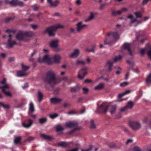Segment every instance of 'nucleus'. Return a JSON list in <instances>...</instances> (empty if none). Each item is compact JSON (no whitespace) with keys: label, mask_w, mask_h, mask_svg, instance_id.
Returning <instances> with one entry per match:
<instances>
[{"label":"nucleus","mask_w":151,"mask_h":151,"mask_svg":"<svg viewBox=\"0 0 151 151\" xmlns=\"http://www.w3.org/2000/svg\"><path fill=\"white\" fill-rule=\"evenodd\" d=\"M119 38V36L116 32H110L107 34L104 41L105 45H110L115 42Z\"/></svg>","instance_id":"obj_1"},{"label":"nucleus","mask_w":151,"mask_h":151,"mask_svg":"<svg viewBox=\"0 0 151 151\" xmlns=\"http://www.w3.org/2000/svg\"><path fill=\"white\" fill-rule=\"evenodd\" d=\"M44 81L51 85L58 83L56 79L55 74L52 71H49L47 73L46 77L44 78Z\"/></svg>","instance_id":"obj_2"},{"label":"nucleus","mask_w":151,"mask_h":151,"mask_svg":"<svg viewBox=\"0 0 151 151\" xmlns=\"http://www.w3.org/2000/svg\"><path fill=\"white\" fill-rule=\"evenodd\" d=\"M63 25L58 24L54 26L47 28L45 31L48 33L49 36L52 37L55 35L54 32L55 30L58 28H63Z\"/></svg>","instance_id":"obj_3"},{"label":"nucleus","mask_w":151,"mask_h":151,"mask_svg":"<svg viewBox=\"0 0 151 151\" xmlns=\"http://www.w3.org/2000/svg\"><path fill=\"white\" fill-rule=\"evenodd\" d=\"M109 107V105L106 103H103L97 107L96 111L99 113H105L107 112Z\"/></svg>","instance_id":"obj_4"},{"label":"nucleus","mask_w":151,"mask_h":151,"mask_svg":"<svg viewBox=\"0 0 151 151\" xmlns=\"http://www.w3.org/2000/svg\"><path fill=\"white\" fill-rule=\"evenodd\" d=\"M52 59V57H50V55H46L43 57L42 59L39 58L38 61L40 63L46 62L50 64L52 63L51 61Z\"/></svg>","instance_id":"obj_5"},{"label":"nucleus","mask_w":151,"mask_h":151,"mask_svg":"<svg viewBox=\"0 0 151 151\" xmlns=\"http://www.w3.org/2000/svg\"><path fill=\"white\" fill-rule=\"evenodd\" d=\"M129 125L132 128L135 130L139 129L141 127L140 123L138 122H129Z\"/></svg>","instance_id":"obj_6"},{"label":"nucleus","mask_w":151,"mask_h":151,"mask_svg":"<svg viewBox=\"0 0 151 151\" xmlns=\"http://www.w3.org/2000/svg\"><path fill=\"white\" fill-rule=\"evenodd\" d=\"M88 68L86 67H84L82 68L78 72V77L81 80L87 74L86 70Z\"/></svg>","instance_id":"obj_7"},{"label":"nucleus","mask_w":151,"mask_h":151,"mask_svg":"<svg viewBox=\"0 0 151 151\" xmlns=\"http://www.w3.org/2000/svg\"><path fill=\"white\" fill-rule=\"evenodd\" d=\"M122 52H123L124 51H127L128 52L129 55L132 56V53L131 48L130 45L128 43H125L123 45L121 49Z\"/></svg>","instance_id":"obj_8"},{"label":"nucleus","mask_w":151,"mask_h":151,"mask_svg":"<svg viewBox=\"0 0 151 151\" xmlns=\"http://www.w3.org/2000/svg\"><path fill=\"white\" fill-rule=\"evenodd\" d=\"M16 39L19 41H27L28 40V39H26L24 34V32L19 31L17 35L16 36Z\"/></svg>","instance_id":"obj_9"},{"label":"nucleus","mask_w":151,"mask_h":151,"mask_svg":"<svg viewBox=\"0 0 151 151\" xmlns=\"http://www.w3.org/2000/svg\"><path fill=\"white\" fill-rule=\"evenodd\" d=\"M5 2L7 4L13 5H19L20 6H22L23 5V2L18 0H12L11 1H9V0H6Z\"/></svg>","instance_id":"obj_10"},{"label":"nucleus","mask_w":151,"mask_h":151,"mask_svg":"<svg viewBox=\"0 0 151 151\" xmlns=\"http://www.w3.org/2000/svg\"><path fill=\"white\" fill-rule=\"evenodd\" d=\"M47 2L50 7H53L58 6L60 3L59 0H55L53 1H52V0H47Z\"/></svg>","instance_id":"obj_11"},{"label":"nucleus","mask_w":151,"mask_h":151,"mask_svg":"<svg viewBox=\"0 0 151 151\" xmlns=\"http://www.w3.org/2000/svg\"><path fill=\"white\" fill-rule=\"evenodd\" d=\"M33 123V121L29 119L26 120L22 123V126L25 128H29Z\"/></svg>","instance_id":"obj_12"},{"label":"nucleus","mask_w":151,"mask_h":151,"mask_svg":"<svg viewBox=\"0 0 151 151\" xmlns=\"http://www.w3.org/2000/svg\"><path fill=\"white\" fill-rule=\"evenodd\" d=\"M12 36L11 35H9V39L7 40V45L9 48L12 47L14 45L17 44L15 41H11Z\"/></svg>","instance_id":"obj_13"},{"label":"nucleus","mask_w":151,"mask_h":151,"mask_svg":"<svg viewBox=\"0 0 151 151\" xmlns=\"http://www.w3.org/2000/svg\"><path fill=\"white\" fill-rule=\"evenodd\" d=\"M9 86L8 85H6L4 86H1L0 87V88L1 89L3 93L7 96L11 97L12 96V94L9 91H5V89L9 88Z\"/></svg>","instance_id":"obj_14"},{"label":"nucleus","mask_w":151,"mask_h":151,"mask_svg":"<svg viewBox=\"0 0 151 151\" xmlns=\"http://www.w3.org/2000/svg\"><path fill=\"white\" fill-rule=\"evenodd\" d=\"M77 125V122L75 121L69 122L65 123V127L69 128L76 127Z\"/></svg>","instance_id":"obj_15"},{"label":"nucleus","mask_w":151,"mask_h":151,"mask_svg":"<svg viewBox=\"0 0 151 151\" xmlns=\"http://www.w3.org/2000/svg\"><path fill=\"white\" fill-rule=\"evenodd\" d=\"M126 18L127 19H131V21L130 24V25L131 26H132V23L136 21H138V23H141L142 21V19L138 21L137 20V18H134L133 17V15L131 14L127 16Z\"/></svg>","instance_id":"obj_16"},{"label":"nucleus","mask_w":151,"mask_h":151,"mask_svg":"<svg viewBox=\"0 0 151 151\" xmlns=\"http://www.w3.org/2000/svg\"><path fill=\"white\" fill-rule=\"evenodd\" d=\"M82 22H80L77 24V29L78 33L80 32L84 27L87 26L86 24H82Z\"/></svg>","instance_id":"obj_17"},{"label":"nucleus","mask_w":151,"mask_h":151,"mask_svg":"<svg viewBox=\"0 0 151 151\" xmlns=\"http://www.w3.org/2000/svg\"><path fill=\"white\" fill-rule=\"evenodd\" d=\"M62 99L57 97H53L50 99V101L51 103L53 104H58L61 102Z\"/></svg>","instance_id":"obj_18"},{"label":"nucleus","mask_w":151,"mask_h":151,"mask_svg":"<svg viewBox=\"0 0 151 151\" xmlns=\"http://www.w3.org/2000/svg\"><path fill=\"white\" fill-rule=\"evenodd\" d=\"M72 142H62L58 143V145L63 147L68 148L70 147V144Z\"/></svg>","instance_id":"obj_19"},{"label":"nucleus","mask_w":151,"mask_h":151,"mask_svg":"<svg viewBox=\"0 0 151 151\" xmlns=\"http://www.w3.org/2000/svg\"><path fill=\"white\" fill-rule=\"evenodd\" d=\"M146 51L147 52L148 57L151 60V45L150 44L146 45Z\"/></svg>","instance_id":"obj_20"},{"label":"nucleus","mask_w":151,"mask_h":151,"mask_svg":"<svg viewBox=\"0 0 151 151\" xmlns=\"http://www.w3.org/2000/svg\"><path fill=\"white\" fill-rule=\"evenodd\" d=\"M28 74V73L26 71H24L23 70L18 71L17 72V76L18 77L24 76Z\"/></svg>","instance_id":"obj_21"},{"label":"nucleus","mask_w":151,"mask_h":151,"mask_svg":"<svg viewBox=\"0 0 151 151\" xmlns=\"http://www.w3.org/2000/svg\"><path fill=\"white\" fill-rule=\"evenodd\" d=\"M79 52L80 50L78 49H75L73 52L69 55V56L72 58L77 57L79 54Z\"/></svg>","instance_id":"obj_22"},{"label":"nucleus","mask_w":151,"mask_h":151,"mask_svg":"<svg viewBox=\"0 0 151 151\" xmlns=\"http://www.w3.org/2000/svg\"><path fill=\"white\" fill-rule=\"evenodd\" d=\"M58 41L57 40H52L50 43V46L53 48H56L58 46Z\"/></svg>","instance_id":"obj_23"},{"label":"nucleus","mask_w":151,"mask_h":151,"mask_svg":"<svg viewBox=\"0 0 151 151\" xmlns=\"http://www.w3.org/2000/svg\"><path fill=\"white\" fill-rule=\"evenodd\" d=\"M113 65V62L110 61H108L106 64V67L108 68L107 70V71L108 72L111 71L112 70V67Z\"/></svg>","instance_id":"obj_24"},{"label":"nucleus","mask_w":151,"mask_h":151,"mask_svg":"<svg viewBox=\"0 0 151 151\" xmlns=\"http://www.w3.org/2000/svg\"><path fill=\"white\" fill-rule=\"evenodd\" d=\"M25 38L26 39H28L29 40V38L32 36L34 35L33 32L31 31L24 32Z\"/></svg>","instance_id":"obj_25"},{"label":"nucleus","mask_w":151,"mask_h":151,"mask_svg":"<svg viewBox=\"0 0 151 151\" xmlns=\"http://www.w3.org/2000/svg\"><path fill=\"white\" fill-rule=\"evenodd\" d=\"M52 59H53L54 63H58L60 62L61 57L59 55H55L52 57Z\"/></svg>","instance_id":"obj_26"},{"label":"nucleus","mask_w":151,"mask_h":151,"mask_svg":"<svg viewBox=\"0 0 151 151\" xmlns=\"http://www.w3.org/2000/svg\"><path fill=\"white\" fill-rule=\"evenodd\" d=\"M95 17V14L93 12H91L90 13L89 16L88 18L85 19V21L87 22L88 21H91Z\"/></svg>","instance_id":"obj_27"},{"label":"nucleus","mask_w":151,"mask_h":151,"mask_svg":"<svg viewBox=\"0 0 151 151\" xmlns=\"http://www.w3.org/2000/svg\"><path fill=\"white\" fill-rule=\"evenodd\" d=\"M105 84L103 83H101L95 86L94 89L97 90H99L102 89L104 87Z\"/></svg>","instance_id":"obj_28"},{"label":"nucleus","mask_w":151,"mask_h":151,"mask_svg":"<svg viewBox=\"0 0 151 151\" xmlns=\"http://www.w3.org/2000/svg\"><path fill=\"white\" fill-rule=\"evenodd\" d=\"M37 98L38 101L40 103L43 99V95L40 91H38L37 92Z\"/></svg>","instance_id":"obj_29"},{"label":"nucleus","mask_w":151,"mask_h":151,"mask_svg":"<svg viewBox=\"0 0 151 151\" xmlns=\"http://www.w3.org/2000/svg\"><path fill=\"white\" fill-rule=\"evenodd\" d=\"M70 88L71 92H76L79 90L80 87L79 86L76 85L75 87H70Z\"/></svg>","instance_id":"obj_30"},{"label":"nucleus","mask_w":151,"mask_h":151,"mask_svg":"<svg viewBox=\"0 0 151 151\" xmlns=\"http://www.w3.org/2000/svg\"><path fill=\"white\" fill-rule=\"evenodd\" d=\"M134 105L133 102L132 101H129L126 106V108L127 109H131Z\"/></svg>","instance_id":"obj_31"},{"label":"nucleus","mask_w":151,"mask_h":151,"mask_svg":"<svg viewBox=\"0 0 151 151\" xmlns=\"http://www.w3.org/2000/svg\"><path fill=\"white\" fill-rule=\"evenodd\" d=\"M85 64V62L82 60H77L76 61L75 65L76 66H78L80 65H84Z\"/></svg>","instance_id":"obj_32"},{"label":"nucleus","mask_w":151,"mask_h":151,"mask_svg":"<svg viewBox=\"0 0 151 151\" xmlns=\"http://www.w3.org/2000/svg\"><path fill=\"white\" fill-rule=\"evenodd\" d=\"M41 136L45 139L47 140H51L52 139V137L43 134H40Z\"/></svg>","instance_id":"obj_33"},{"label":"nucleus","mask_w":151,"mask_h":151,"mask_svg":"<svg viewBox=\"0 0 151 151\" xmlns=\"http://www.w3.org/2000/svg\"><path fill=\"white\" fill-rule=\"evenodd\" d=\"M127 63L130 65L129 69L131 70H133V65L134 64V63L133 60L130 61L129 60H127Z\"/></svg>","instance_id":"obj_34"},{"label":"nucleus","mask_w":151,"mask_h":151,"mask_svg":"<svg viewBox=\"0 0 151 151\" xmlns=\"http://www.w3.org/2000/svg\"><path fill=\"white\" fill-rule=\"evenodd\" d=\"M29 110L31 113L33 112L34 111V106L33 103L30 102L29 104Z\"/></svg>","instance_id":"obj_35"},{"label":"nucleus","mask_w":151,"mask_h":151,"mask_svg":"<svg viewBox=\"0 0 151 151\" xmlns=\"http://www.w3.org/2000/svg\"><path fill=\"white\" fill-rule=\"evenodd\" d=\"M55 128L57 132L62 131L64 130V128L60 124L57 125Z\"/></svg>","instance_id":"obj_36"},{"label":"nucleus","mask_w":151,"mask_h":151,"mask_svg":"<svg viewBox=\"0 0 151 151\" xmlns=\"http://www.w3.org/2000/svg\"><path fill=\"white\" fill-rule=\"evenodd\" d=\"M39 123L41 124H42L46 122L47 119L46 118H41L38 119Z\"/></svg>","instance_id":"obj_37"},{"label":"nucleus","mask_w":151,"mask_h":151,"mask_svg":"<svg viewBox=\"0 0 151 151\" xmlns=\"http://www.w3.org/2000/svg\"><path fill=\"white\" fill-rule=\"evenodd\" d=\"M21 65L22 70L24 71H25L26 70L30 68L29 66H25L24 65L23 63H21Z\"/></svg>","instance_id":"obj_38"},{"label":"nucleus","mask_w":151,"mask_h":151,"mask_svg":"<svg viewBox=\"0 0 151 151\" xmlns=\"http://www.w3.org/2000/svg\"><path fill=\"white\" fill-rule=\"evenodd\" d=\"M21 137L20 136L15 137L14 140V143L16 145L20 141Z\"/></svg>","instance_id":"obj_39"},{"label":"nucleus","mask_w":151,"mask_h":151,"mask_svg":"<svg viewBox=\"0 0 151 151\" xmlns=\"http://www.w3.org/2000/svg\"><path fill=\"white\" fill-rule=\"evenodd\" d=\"M0 105L4 109H8L10 107L9 105L4 104L1 102H0Z\"/></svg>","instance_id":"obj_40"},{"label":"nucleus","mask_w":151,"mask_h":151,"mask_svg":"<svg viewBox=\"0 0 151 151\" xmlns=\"http://www.w3.org/2000/svg\"><path fill=\"white\" fill-rule=\"evenodd\" d=\"M134 14L137 18H139L141 19L142 14L141 12H137L134 13Z\"/></svg>","instance_id":"obj_41"},{"label":"nucleus","mask_w":151,"mask_h":151,"mask_svg":"<svg viewBox=\"0 0 151 151\" xmlns=\"http://www.w3.org/2000/svg\"><path fill=\"white\" fill-rule=\"evenodd\" d=\"M108 5V4L107 3H105L101 4L99 7V9L100 10H103L105 9V7Z\"/></svg>","instance_id":"obj_42"},{"label":"nucleus","mask_w":151,"mask_h":151,"mask_svg":"<svg viewBox=\"0 0 151 151\" xmlns=\"http://www.w3.org/2000/svg\"><path fill=\"white\" fill-rule=\"evenodd\" d=\"M116 108V105H114L112 106L111 108L110 109V112L111 114H113L115 112Z\"/></svg>","instance_id":"obj_43"},{"label":"nucleus","mask_w":151,"mask_h":151,"mask_svg":"<svg viewBox=\"0 0 151 151\" xmlns=\"http://www.w3.org/2000/svg\"><path fill=\"white\" fill-rule=\"evenodd\" d=\"M146 82L147 83H151V73L147 77L146 80Z\"/></svg>","instance_id":"obj_44"},{"label":"nucleus","mask_w":151,"mask_h":151,"mask_svg":"<svg viewBox=\"0 0 151 151\" xmlns=\"http://www.w3.org/2000/svg\"><path fill=\"white\" fill-rule=\"evenodd\" d=\"M35 137L33 136H30L28 138L26 139L25 141L27 142H30L31 141H33Z\"/></svg>","instance_id":"obj_45"},{"label":"nucleus","mask_w":151,"mask_h":151,"mask_svg":"<svg viewBox=\"0 0 151 151\" xmlns=\"http://www.w3.org/2000/svg\"><path fill=\"white\" fill-rule=\"evenodd\" d=\"M122 59V56L120 55H119L118 56H116L114 58V62H116Z\"/></svg>","instance_id":"obj_46"},{"label":"nucleus","mask_w":151,"mask_h":151,"mask_svg":"<svg viewBox=\"0 0 151 151\" xmlns=\"http://www.w3.org/2000/svg\"><path fill=\"white\" fill-rule=\"evenodd\" d=\"M72 142L70 144V145H72L73 146H78L80 145V144L77 141Z\"/></svg>","instance_id":"obj_47"},{"label":"nucleus","mask_w":151,"mask_h":151,"mask_svg":"<svg viewBox=\"0 0 151 151\" xmlns=\"http://www.w3.org/2000/svg\"><path fill=\"white\" fill-rule=\"evenodd\" d=\"M91 126L90 128L91 129L95 128L96 127L94 123V121L92 119L90 121Z\"/></svg>","instance_id":"obj_48"},{"label":"nucleus","mask_w":151,"mask_h":151,"mask_svg":"<svg viewBox=\"0 0 151 151\" xmlns=\"http://www.w3.org/2000/svg\"><path fill=\"white\" fill-rule=\"evenodd\" d=\"M31 27L34 30L37 29L38 27V25L35 24H32L30 25Z\"/></svg>","instance_id":"obj_49"},{"label":"nucleus","mask_w":151,"mask_h":151,"mask_svg":"<svg viewBox=\"0 0 151 151\" xmlns=\"http://www.w3.org/2000/svg\"><path fill=\"white\" fill-rule=\"evenodd\" d=\"M58 115L57 114H50L49 115L51 119H54L57 117Z\"/></svg>","instance_id":"obj_50"},{"label":"nucleus","mask_w":151,"mask_h":151,"mask_svg":"<svg viewBox=\"0 0 151 151\" xmlns=\"http://www.w3.org/2000/svg\"><path fill=\"white\" fill-rule=\"evenodd\" d=\"M145 51H146V47L145 48H142L140 49V52L142 55H143L145 54Z\"/></svg>","instance_id":"obj_51"},{"label":"nucleus","mask_w":151,"mask_h":151,"mask_svg":"<svg viewBox=\"0 0 151 151\" xmlns=\"http://www.w3.org/2000/svg\"><path fill=\"white\" fill-rule=\"evenodd\" d=\"M6 79L5 78H4L2 81H0V83L3 85V86L7 85L6 84Z\"/></svg>","instance_id":"obj_52"},{"label":"nucleus","mask_w":151,"mask_h":151,"mask_svg":"<svg viewBox=\"0 0 151 151\" xmlns=\"http://www.w3.org/2000/svg\"><path fill=\"white\" fill-rule=\"evenodd\" d=\"M76 114V111L74 110H71L68 113V114L69 115H73Z\"/></svg>","instance_id":"obj_53"},{"label":"nucleus","mask_w":151,"mask_h":151,"mask_svg":"<svg viewBox=\"0 0 151 151\" xmlns=\"http://www.w3.org/2000/svg\"><path fill=\"white\" fill-rule=\"evenodd\" d=\"M129 84L128 82H126L121 83L120 84V86L122 87H124L127 85Z\"/></svg>","instance_id":"obj_54"},{"label":"nucleus","mask_w":151,"mask_h":151,"mask_svg":"<svg viewBox=\"0 0 151 151\" xmlns=\"http://www.w3.org/2000/svg\"><path fill=\"white\" fill-rule=\"evenodd\" d=\"M83 91L84 93L86 94L88 93L89 89L86 88H83Z\"/></svg>","instance_id":"obj_55"},{"label":"nucleus","mask_w":151,"mask_h":151,"mask_svg":"<svg viewBox=\"0 0 151 151\" xmlns=\"http://www.w3.org/2000/svg\"><path fill=\"white\" fill-rule=\"evenodd\" d=\"M93 147V146L90 145L89 148L86 150H82L81 151H91L92 150Z\"/></svg>","instance_id":"obj_56"},{"label":"nucleus","mask_w":151,"mask_h":151,"mask_svg":"<svg viewBox=\"0 0 151 151\" xmlns=\"http://www.w3.org/2000/svg\"><path fill=\"white\" fill-rule=\"evenodd\" d=\"M70 30L71 32L73 33L76 34L78 33L77 29H76V30L73 28H71L70 29Z\"/></svg>","instance_id":"obj_57"},{"label":"nucleus","mask_w":151,"mask_h":151,"mask_svg":"<svg viewBox=\"0 0 151 151\" xmlns=\"http://www.w3.org/2000/svg\"><path fill=\"white\" fill-rule=\"evenodd\" d=\"M12 19V18L11 17H10L4 19V21L5 23H8V22H9L11 20V19Z\"/></svg>","instance_id":"obj_58"},{"label":"nucleus","mask_w":151,"mask_h":151,"mask_svg":"<svg viewBox=\"0 0 151 151\" xmlns=\"http://www.w3.org/2000/svg\"><path fill=\"white\" fill-rule=\"evenodd\" d=\"M78 129V128L77 127H76L75 129L72 130H71L70 131L68 132V133L69 134H72L73 132L75 131L76 130Z\"/></svg>","instance_id":"obj_59"},{"label":"nucleus","mask_w":151,"mask_h":151,"mask_svg":"<svg viewBox=\"0 0 151 151\" xmlns=\"http://www.w3.org/2000/svg\"><path fill=\"white\" fill-rule=\"evenodd\" d=\"M33 10L34 11H37L38 9V7L35 5H34L32 6Z\"/></svg>","instance_id":"obj_60"},{"label":"nucleus","mask_w":151,"mask_h":151,"mask_svg":"<svg viewBox=\"0 0 151 151\" xmlns=\"http://www.w3.org/2000/svg\"><path fill=\"white\" fill-rule=\"evenodd\" d=\"M86 109L85 107H84L83 109H81L80 111V113L81 114L84 113L86 111Z\"/></svg>","instance_id":"obj_61"},{"label":"nucleus","mask_w":151,"mask_h":151,"mask_svg":"<svg viewBox=\"0 0 151 151\" xmlns=\"http://www.w3.org/2000/svg\"><path fill=\"white\" fill-rule=\"evenodd\" d=\"M28 87V83H26L24 84V86L22 87V88L23 89H24L25 88H27Z\"/></svg>","instance_id":"obj_62"},{"label":"nucleus","mask_w":151,"mask_h":151,"mask_svg":"<svg viewBox=\"0 0 151 151\" xmlns=\"http://www.w3.org/2000/svg\"><path fill=\"white\" fill-rule=\"evenodd\" d=\"M134 151H141L140 148L137 147H135L134 148Z\"/></svg>","instance_id":"obj_63"},{"label":"nucleus","mask_w":151,"mask_h":151,"mask_svg":"<svg viewBox=\"0 0 151 151\" xmlns=\"http://www.w3.org/2000/svg\"><path fill=\"white\" fill-rule=\"evenodd\" d=\"M112 14L113 16H115L118 14L117 11H113L112 12Z\"/></svg>","instance_id":"obj_64"}]
</instances>
